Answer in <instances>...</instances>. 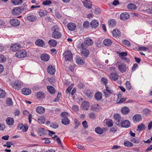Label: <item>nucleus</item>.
Instances as JSON below:
<instances>
[{"label": "nucleus", "mask_w": 152, "mask_h": 152, "mask_svg": "<svg viewBox=\"0 0 152 152\" xmlns=\"http://www.w3.org/2000/svg\"><path fill=\"white\" fill-rule=\"evenodd\" d=\"M52 30L53 31L52 36V37L56 39H58L61 37V34L59 32V28L57 26H55L52 27Z\"/></svg>", "instance_id": "nucleus-1"}, {"label": "nucleus", "mask_w": 152, "mask_h": 152, "mask_svg": "<svg viewBox=\"0 0 152 152\" xmlns=\"http://www.w3.org/2000/svg\"><path fill=\"white\" fill-rule=\"evenodd\" d=\"M117 67L122 73L125 72L128 68L126 64L122 63H118L117 64Z\"/></svg>", "instance_id": "nucleus-2"}, {"label": "nucleus", "mask_w": 152, "mask_h": 152, "mask_svg": "<svg viewBox=\"0 0 152 152\" xmlns=\"http://www.w3.org/2000/svg\"><path fill=\"white\" fill-rule=\"evenodd\" d=\"M68 114L66 112L62 113L61 115L63 118L61 119V122L64 125H67L70 123L69 120L67 118Z\"/></svg>", "instance_id": "nucleus-3"}, {"label": "nucleus", "mask_w": 152, "mask_h": 152, "mask_svg": "<svg viewBox=\"0 0 152 152\" xmlns=\"http://www.w3.org/2000/svg\"><path fill=\"white\" fill-rule=\"evenodd\" d=\"M114 118L115 119V123L118 126H120L122 122L123 118L118 114L116 113L114 114Z\"/></svg>", "instance_id": "nucleus-4"}, {"label": "nucleus", "mask_w": 152, "mask_h": 152, "mask_svg": "<svg viewBox=\"0 0 152 152\" xmlns=\"http://www.w3.org/2000/svg\"><path fill=\"white\" fill-rule=\"evenodd\" d=\"M65 60L71 61L72 59V56L71 52L70 50L66 51L63 54Z\"/></svg>", "instance_id": "nucleus-5"}, {"label": "nucleus", "mask_w": 152, "mask_h": 152, "mask_svg": "<svg viewBox=\"0 0 152 152\" xmlns=\"http://www.w3.org/2000/svg\"><path fill=\"white\" fill-rule=\"evenodd\" d=\"M15 55L16 57L19 58H24L27 56V52L24 50H21L16 52Z\"/></svg>", "instance_id": "nucleus-6"}, {"label": "nucleus", "mask_w": 152, "mask_h": 152, "mask_svg": "<svg viewBox=\"0 0 152 152\" xmlns=\"http://www.w3.org/2000/svg\"><path fill=\"white\" fill-rule=\"evenodd\" d=\"M23 84L22 82L20 80L16 81L12 85L13 87L15 90H18L22 87Z\"/></svg>", "instance_id": "nucleus-7"}, {"label": "nucleus", "mask_w": 152, "mask_h": 152, "mask_svg": "<svg viewBox=\"0 0 152 152\" xmlns=\"http://www.w3.org/2000/svg\"><path fill=\"white\" fill-rule=\"evenodd\" d=\"M109 77L110 80L113 81L117 80L118 78L119 75L118 73L117 72H110L109 75Z\"/></svg>", "instance_id": "nucleus-8"}, {"label": "nucleus", "mask_w": 152, "mask_h": 152, "mask_svg": "<svg viewBox=\"0 0 152 152\" xmlns=\"http://www.w3.org/2000/svg\"><path fill=\"white\" fill-rule=\"evenodd\" d=\"M20 45L18 43H15L12 44L10 46V49L12 51H16L20 48Z\"/></svg>", "instance_id": "nucleus-9"}, {"label": "nucleus", "mask_w": 152, "mask_h": 152, "mask_svg": "<svg viewBox=\"0 0 152 152\" xmlns=\"http://www.w3.org/2000/svg\"><path fill=\"white\" fill-rule=\"evenodd\" d=\"M84 6L88 9H90L92 6V3L89 0H84L83 1Z\"/></svg>", "instance_id": "nucleus-10"}, {"label": "nucleus", "mask_w": 152, "mask_h": 152, "mask_svg": "<svg viewBox=\"0 0 152 152\" xmlns=\"http://www.w3.org/2000/svg\"><path fill=\"white\" fill-rule=\"evenodd\" d=\"M21 8L15 7L12 10V12L14 15H19L21 13Z\"/></svg>", "instance_id": "nucleus-11"}, {"label": "nucleus", "mask_w": 152, "mask_h": 152, "mask_svg": "<svg viewBox=\"0 0 152 152\" xmlns=\"http://www.w3.org/2000/svg\"><path fill=\"white\" fill-rule=\"evenodd\" d=\"M130 17L129 14L126 12L121 13L120 15V19L123 20H126L128 19Z\"/></svg>", "instance_id": "nucleus-12"}, {"label": "nucleus", "mask_w": 152, "mask_h": 152, "mask_svg": "<svg viewBox=\"0 0 152 152\" xmlns=\"http://www.w3.org/2000/svg\"><path fill=\"white\" fill-rule=\"evenodd\" d=\"M142 119L141 116L139 114H135L132 117V120L134 122H138Z\"/></svg>", "instance_id": "nucleus-13"}, {"label": "nucleus", "mask_w": 152, "mask_h": 152, "mask_svg": "<svg viewBox=\"0 0 152 152\" xmlns=\"http://www.w3.org/2000/svg\"><path fill=\"white\" fill-rule=\"evenodd\" d=\"M47 71L50 74L53 75L56 72L55 67L51 65H49L47 68Z\"/></svg>", "instance_id": "nucleus-14"}, {"label": "nucleus", "mask_w": 152, "mask_h": 152, "mask_svg": "<svg viewBox=\"0 0 152 152\" xmlns=\"http://www.w3.org/2000/svg\"><path fill=\"white\" fill-rule=\"evenodd\" d=\"M81 107L84 110H88L90 106L89 103L88 101L83 102L81 104Z\"/></svg>", "instance_id": "nucleus-15"}, {"label": "nucleus", "mask_w": 152, "mask_h": 152, "mask_svg": "<svg viewBox=\"0 0 152 152\" xmlns=\"http://www.w3.org/2000/svg\"><path fill=\"white\" fill-rule=\"evenodd\" d=\"M130 122L128 120H123L120 126L122 127L127 128L130 126Z\"/></svg>", "instance_id": "nucleus-16"}, {"label": "nucleus", "mask_w": 152, "mask_h": 152, "mask_svg": "<svg viewBox=\"0 0 152 152\" xmlns=\"http://www.w3.org/2000/svg\"><path fill=\"white\" fill-rule=\"evenodd\" d=\"M10 24L14 26H16L20 24V21L16 19H12L10 21Z\"/></svg>", "instance_id": "nucleus-17"}, {"label": "nucleus", "mask_w": 152, "mask_h": 152, "mask_svg": "<svg viewBox=\"0 0 152 152\" xmlns=\"http://www.w3.org/2000/svg\"><path fill=\"white\" fill-rule=\"evenodd\" d=\"M80 51V53L82 55L86 58H87L89 55V50L86 48L83 49Z\"/></svg>", "instance_id": "nucleus-18"}, {"label": "nucleus", "mask_w": 152, "mask_h": 152, "mask_svg": "<svg viewBox=\"0 0 152 152\" xmlns=\"http://www.w3.org/2000/svg\"><path fill=\"white\" fill-rule=\"evenodd\" d=\"M99 25V22L95 20H92L90 23L91 26L93 28H96Z\"/></svg>", "instance_id": "nucleus-19"}, {"label": "nucleus", "mask_w": 152, "mask_h": 152, "mask_svg": "<svg viewBox=\"0 0 152 152\" xmlns=\"http://www.w3.org/2000/svg\"><path fill=\"white\" fill-rule=\"evenodd\" d=\"M67 26L68 29L71 31L74 30L76 27L75 24L72 23H69Z\"/></svg>", "instance_id": "nucleus-20"}, {"label": "nucleus", "mask_w": 152, "mask_h": 152, "mask_svg": "<svg viewBox=\"0 0 152 152\" xmlns=\"http://www.w3.org/2000/svg\"><path fill=\"white\" fill-rule=\"evenodd\" d=\"M36 112L39 114H43L45 112V108L42 106L37 107H36Z\"/></svg>", "instance_id": "nucleus-21"}, {"label": "nucleus", "mask_w": 152, "mask_h": 152, "mask_svg": "<svg viewBox=\"0 0 152 152\" xmlns=\"http://www.w3.org/2000/svg\"><path fill=\"white\" fill-rule=\"evenodd\" d=\"M38 133L39 135L42 136L47 134V131L44 128H40L38 129Z\"/></svg>", "instance_id": "nucleus-22"}, {"label": "nucleus", "mask_w": 152, "mask_h": 152, "mask_svg": "<svg viewBox=\"0 0 152 152\" xmlns=\"http://www.w3.org/2000/svg\"><path fill=\"white\" fill-rule=\"evenodd\" d=\"M85 44L87 46H90L93 43L92 40L89 37L85 38L84 40Z\"/></svg>", "instance_id": "nucleus-23"}, {"label": "nucleus", "mask_w": 152, "mask_h": 152, "mask_svg": "<svg viewBox=\"0 0 152 152\" xmlns=\"http://www.w3.org/2000/svg\"><path fill=\"white\" fill-rule=\"evenodd\" d=\"M121 113L124 115L127 114L130 112L129 108L127 107H123L121 110Z\"/></svg>", "instance_id": "nucleus-24"}, {"label": "nucleus", "mask_w": 152, "mask_h": 152, "mask_svg": "<svg viewBox=\"0 0 152 152\" xmlns=\"http://www.w3.org/2000/svg\"><path fill=\"white\" fill-rule=\"evenodd\" d=\"M36 45L39 47H42L45 45V42L43 40L40 39H38L35 41Z\"/></svg>", "instance_id": "nucleus-25"}, {"label": "nucleus", "mask_w": 152, "mask_h": 152, "mask_svg": "<svg viewBox=\"0 0 152 152\" xmlns=\"http://www.w3.org/2000/svg\"><path fill=\"white\" fill-rule=\"evenodd\" d=\"M22 92L25 95H28L31 94V91L29 88H24L22 90Z\"/></svg>", "instance_id": "nucleus-26"}, {"label": "nucleus", "mask_w": 152, "mask_h": 152, "mask_svg": "<svg viewBox=\"0 0 152 152\" xmlns=\"http://www.w3.org/2000/svg\"><path fill=\"white\" fill-rule=\"evenodd\" d=\"M76 62L78 64L82 65L85 63L84 59L83 58L77 57L76 59Z\"/></svg>", "instance_id": "nucleus-27"}, {"label": "nucleus", "mask_w": 152, "mask_h": 152, "mask_svg": "<svg viewBox=\"0 0 152 152\" xmlns=\"http://www.w3.org/2000/svg\"><path fill=\"white\" fill-rule=\"evenodd\" d=\"M41 58L42 60L47 61L49 60L50 58L49 56L47 54H43L41 55Z\"/></svg>", "instance_id": "nucleus-28"}, {"label": "nucleus", "mask_w": 152, "mask_h": 152, "mask_svg": "<svg viewBox=\"0 0 152 152\" xmlns=\"http://www.w3.org/2000/svg\"><path fill=\"white\" fill-rule=\"evenodd\" d=\"M112 33L113 36L115 37H119L120 36V31L118 29H114L113 30Z\"/></svg>", "instance_id": "nucleus-29"}, {"label": "nucleus", "mask_w": 152, "mask_h": 152, "mask_svg": "<svg viewBox=\"0 0 152 152\" xmlns=\"http://www.w3.org/2000/svg\"><path fill=\"white\" fill-rule=\"evenodd\" d=\"M6 121L7 124L10 125H12L14 123V119L11 117L7 118Z\"/></svg>", "instance_id": "nucleus-30"}, {"label": "nucleus", "mask_w": 152, "mask_h": 152, "mask_svg": "<svg viewBox=\"0 0 152 152\" xmlns=\"http://www.w3.org/2000/svg\"><path fill=\"white\" fill-rule=\"evenodd\" d=\"M47 88L49 92L51 94H54L55 92L54 88L51 86H48L47 87Z\"/></svg>", "instance_id": "nucleus-31"}, {"label": "nucleus", "mask_w": 152, "mask_h": 152, "mask_svg": "<svg viewBox=\"0 0 152 152\" xmlns=\"http://www.w3.org/2000/svg\"><path fill=\"white\" fill-rule=\"evenodd\" d=\"M37 17L33 15H30L28 16L27 17L28 20L30 21H34L37 19Z\"/></svg>", "instance_id": "nucleus-32"}, {"label": "nucleus", "mask_w": 152, "mask_h": 152, "mask_svg": "<svg viewBox=\"0 0 152 152\" xmlns=\"http://www.w3.org/2000/svg\"><path fill=\"white\" fill-rule=\"evenodd\" d=\"M112 41L108 39H104L103 42V44L106 46H110L112 44Z\"/></svg>", "instance_id": "nucleus-33"}, {"label": "nucleus", "mask_w": 152, "mask_h": 152, "mask_svg": "<svg viewBox=\"0 0 152 152\" xmlns=\"http://www.w3.org/2000/svg\"><path fill=\"white\" fill-rule=\"evenodd\" d=\"M48 43L49 44L54 47L56 46L57 42L56 40L54 39H50L48 41Z\"/></svg>", "instance_id": "nucleus-34"}, {"label": "nucleus", "mask_w": 152, "mask_h": 152, "mask_svg": "<svg viewBox=\"0 0 152 152\" xmlns=\"http://www.w3.org/2000/svg\"><path fill=\"white\" fill-rule=\"evenodd\" d=\"M94 97L96 100H99L102 98V94L99 92H96L94 95Z\"/></svg>", "instance_id": "nucleus-35"}, {"label": "nucleus", "mask_w": 152, "mask_h": 152, "mask_svg": "<svg viewBox=\"0 0 152 152\" xmlns=\"http://www.w3.org/2000/svg\"><path fill=\"white\" fill-rule=\"evenodd\" d=\"M137 130L139 131L144 130L145 129V124L142 123L139 124L137 126Z\"/></svg>", "instance_id": "nucleus-36"}, {"label": "nucleus", "mask_w": 152, "mask_h": 152, "mask_svg": "<svg viewBox=\"0 0 152 152\" xmlns=\"http://www.w3.org/2000/svg\"><path fill=\"white\" fill-rule=\"evenodd\" d=\"M23 128H24V130L25 132L27 130L28 128V127L27 126H25L22 124H19L18 126V129L19 130H20Z\"/></svg>", "instance_id": "nucleus-37"}, {"label": "nucleus", "mask_w": 152, "mask_h": 152, "mask_svg": "<svg viewBox=\"0 0 152 152\" xmlns=\"http://www.w3.org/2000/svg\"><path fill=\"white\" fill-rule=\"evenodd\" d=\"M36 95L37 98L38 99H42L45 97L44 93L42 92H37Z\"/></svg>", "instance_id": "nucleus-38"}, {"label": "nucleus", "mask_w": 152, "mask_h": 152, "mask_svg": "<svg viewBox=\"0 0 152 152\" xmlns=\"http://www.w3.org/2000/svg\"><path fill=\"white\" fill-rule=\"evenodd\" d=\"M108 24L109 26L112 27H114L115 25V21L114 19L110 20L108 21Z\"/></svg>", "instance_id": "nucleus-39"}, {"label": "nucleus", "mask_w": 152, "mask_h": 152, "mask_svg": "<svg viewBox=\"0 0 152 152\" xmlns=\"http://www.w3.org/2000/svg\"><path fill=\"white\" fill-rule=\"evenodd\" d=\"M127 8L129 9L132 10H136L137 8L136 5L132 3L129 4L127 6Z\"/></svg>", "instance_id": "nucleus-40"}, {"label": "nucleus", "mask_w": 152, "mask_h": 152, "mask_svg": "<svg viewBox=\"0 0 152 152\" xmlns=\"http://www.w3.org/2000/svg\"><path fill=\"white\" fill-rule=\"evenodd\" d=\"M95 132L98 134H101L103 133V130L100 127H97L95 129Z\"/></svg>", "instance_id": "nucleus-41"}, {"label": "nucleus", "mask_w": 152, "mask_h": 152, "mask_svg": "<svg viewBox=\"0 0 152 152\" xmlns=\"http://www.w3.org/2000/svg\"><path fill=\"white\" fill-rule=\"evenodd\" d=\"M12 2L15 5H18L22 3V0H11Z\"/></svg>", "instance_id": "nucleus-42"}, {"label": "nucleus", "mask_w": 152, "mask_h": 152, "mask_svg": "<svg viewBox=\"0 0 152 152\" xmlns=\"http://www.w3.org/2000/svg\"><path fill=\"white\" fill-rule=\"evenodd\" d=\"M39 13L41 17H44L47 15V12L45 10H41Z\"/></svg>", "instance_id": "nucleus-43"}, {"label": "nucleus", "mask_w": 152, "mask_h": 152, "mask_svg": "<svg viewBox=\"0 0 152 152\" xmlns=\"http://www.w3.org/2000/svg\"><path fill=\"white\" fill-rule=\"evenodd\" d=\"M45 121V119L44 117H39L38 118V122L41 124H44Z\"/></svg>", "instance_id": "nucleus-44"}, {"label": "nucleus", "mask_w": 152, "mask_h": 152, "mask_svg": "<svg viewBox=\"0 0 152 152\" xmlns=\"http://www.w3.org/2000/svg\"><path fill=\"white\" fill-rule=\"evenodd\" d=\"M6 93L5 91L1 89H0V98H3L5 96Z\"/></svg>", "instance_id": "nucleus-45"}, {"label": "nucleus", "mask_w": 152, "mask_h": 152, "mask_svg": "<svg viewBox=\"0 0 152 152\" xmlns=\"http://www.w3.org/2000/svg\"><path fill=\"white\" fill-rule=\"evenodd\" d=\"M124 145L125 146L128 147H131L133 145V144L132 143L128 141L125 142L124 143Z\"/></svg>", "instance_id": "nucleus-46"}, {"label": "nucleus", "mask_w": 152, "mask_h": 152, "mask_svg": "<svg viewBox=\"0 0 152 152\" xmlns=\"http://www.w3.org/2000/svg\"><path fill=\"white\" fill-rule=\"evenodd\" d=\"M52 3V1L50 0H46L43 1L42 4L45 5H49Z\"/></svg>", "instance_id": "nucleus-47"}, {"label": "nucleus", "mask_w": 152, "mask_h": 152, "mask_svg": "<svg viewBox=\"0 0 152 152\" xmlns=\"http://www.w3.org/2000/svg\"><path fill=\"white\" fill-rule=\"evenodd\" d=\"M7 103L9 106H11L12 105L13 103L12 100L10 98H8L7 100Z\"/></svg>", "instance_id": "nucleus-48"}, {"label": "nucleus", "mask_w": 152, "mask_h": 152, "mask_svg": "<svg viewBox=\"0 0 152 152\" xmlns=\"http://www.w3.org/2000/svg\"><path fill=\"white\" fill-rule=\"evenodd\" d=\"M6 60V57L3 55H0V63L3 62Z\"/></svg>", "instance_id": "nucleus-49"}, {"label": "nucleus", "mask_w": 152, "mask_h": 152, "mask_svg": "<svg viewBox=\"0 0 152 152\" xmlns=\"http://www.w3.org/2000/svg\"><path fill=\"white\" fill-rule=\"evenodd\" d=\"M113 122L112 120H110L106 122V124L108 127H110L113 125Z\"/></svg>", "instance_id": "nucleus-50"}, {"label": "nucleus", "mask_w": 152, "mask_h": 152, "mask_svg": "<svg viewBox=\"0 0 152 152\" xmlns=\"http://www.w3.org/2000/svg\"><path fill=\"white\" fill-rule=\"evenodd\" d=\"M122 43L125 45L127 46H130V43L127 40L124 39L122 41Z\"/></svg>", "instance_id": "nucleus-51"}, {"label": "nucleus", "mask_w": 152, "mask_h": 152, "mask_svg": "<svg viewBox=\"0 0 152 152\" xmlns=\"http://www.w3.org/2000/svg\"><path fill=\"white\" fill-rule=\"evenodd\" d=\"M61 96V94L60 92H59L55 99L54 100V102H58L59 100V98Z\"/></svg>", "instance_id": "nucleus-52"}, {"label": "nucleus", "mask_w": 152, "mask_h": 152, "mask_svg": "<svg viewBox=\"0 0 152 152\" xmlns=\"http://www.w3.org/2000/svg\"><path fill=\"white\" fill-rule=\"evenodd\" d=\"M89 117L92 119H94L96 117V115L93 112L90 113L89 114Z\"/></svg>", "instance_id": "nucleus-53"}, {"label": "nucleus", "mask_w": 152, "mask_h": 152, "mask_svg": "<svg viewBox=\"0 0 152 152\" xmlns=\"http://www.w3.org/2000/svg\"><path fill=\"white\" fill-rule=\"evenodd\" d=\"M82 125L85 129L88 128V126L87 125V122L86 121H84L82 122Z\"/></svg>", "instance_id": "nucleus-54"}, {"label": "nucleus", "mask_w": 152, "mask_h": 152, "mask_svg": "<svg viewBox=\"0 0 152 152\" xmlns=\"http://www.w3.org/2000/svg\"><path fill=\"white\" fill-rule=\"evenodd\" d=\"M127 55V54L126 52H121L119 54V56L120 57H121L126 56Z\"/></svg>", "instance_id": "nucleus-55"}, {"label": "nucleus", "mask_w": 152, "mask_h": 152, "mask_svg": "<svg viewBox=\"0 0 152 152\" xmlns=\"http://www.w3.org/2000/svg\"><path fill=\"white\" fill-rule=\"evenodd\" d=\"M106 89L107 92H108L109 94H111L112 93L113 91L110 89L108 87L106 86Z\"/></svg>", "instance_id": "nucleus-56"}, {"label": "nucleus", "mask_w": 152, "mask_h": 152, "mask_svg": "<svg viewBox=\"0 0 152 152\" xmlns=\"http://www.w3.org/2000/svg\"><path fill=\"white\" fill-rule=\"evenodd\" d=\"M101 81L102 82H103V83H104V84L105 85V86H106V85L108 83V81L107 79L104 77H102L101 79Z\"/></svg>", "instance_id": "nucleus-57"}, {"label": "nucleus", "mask_w": 152, "mask_h": 152, "mask_svg": "<svg viewBox=\"0 0 152 152\" xmlns=\"http://www.w3.org/2000/svg\"><path fill=\"white\" fill-rule=\"evenodd\" d=\"M89 25V23L88 21H85L83 23V26L85 28H87L88 26Z\"/></svg>", "instance_id": "nucleus-58"}, {"label": "nucleus", "mask_w": 152, "mask_h": 152, "mask_svg": "<svg viewBox=\"0 0 152 152\" xmlns=\"http://www.w3.org/2000/svg\"><path fill=\"white\" fill-rule=\"evenodd\" d=\"M139 49L140 50L146 51L148 50L147 48L144 47H139Z\"/></svg>", "instance_id": "nucleus-59"}, {"label": "nucleus", "mask_w": 152, "mask_h": 152, "mask_svg": "<svg viewBox=\"0 0 152 152\" xmlns=\"http://www.w3.org/2000/svg\"><path fill=\"white\" fill-rule=\"evenodd\" d=\"M72 109L75 111H77L78 110V107L76 105H73L72 107Z\"/></svg>", "instance_id": "nucleus-60"}, {"label": "nucleus", "mask_w": 152, "mask_h": 152, "mask_svg": "<svg viewBox=\"0 0 152 152\" xmlns=\"http://www.w3.org/2000/svg\"><path fill=\"white\" fill-rule=\"evenodd\" d=\"M51 126L53 128L56 129L58 127V124L56 123H53L51 124Z\"/></svg>", "instance_id": "nucleus-61"}, {"label": "nucleus", "mask_w": 152, "mask_h": 152, "mask_svg": "<svg viewBox=\"0 0 152 152\" xmlns=\"http://www.w3.org/2000/svg\"><path fill=\"white\" fill-rule=\"evenodd\" d=\"M138 67V65L137 64L135 63L134 64L132 67V70L133 71H134Z\"/></svg>", "instance_id": "nucleus-62"}, {"label": "nucleus", "mask_w": 152, "mask_h": 152, "mask_svg": "<svg viewBox=\"0 0 152 152\" xmlns=\"http://www.w3.org/2000/svg\"><path fill=\"white\" fill-rule=\"evenodd\" d=\"M72 88V87L71 86H69L66 90V93L67 94L70 93Z\"/></svg>", "instance_id": "nucleus-63"}, {"label": "nucleus", "mask_w": 152, "mask_h": 152, "mask_svg": "<svg viewBox=\"0 0 152 152\" xmlns=\"http://www.w3.org/2000/svg\"><path fill=\"white\" fill-rule=\"evenodd\" d=\"M126 100V98H123L121 99H120L119 101L118 102V103L119 104H120L123 103Z\"/></svg>", "instance_id": "nucleus-64"}]
</instances>
